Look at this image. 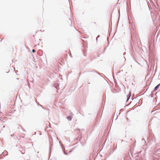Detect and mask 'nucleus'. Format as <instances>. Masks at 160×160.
Listing matches in <instances>:
<instances>
[{
  "label": "nucleus",
  "mask_w": 160,
  "mask_h": 160,
  "mask_svg": "<svg viewBox=\"0 0 160 160\" xmlns=\"http://www.w3.org/2000/svg\"><path fill=\"white\" fill-rule=\"evenodd\" d=\"M72 117L71 116H69L68 117H67V119L69 121H71L72 119Z\"/></svg>",
  "instance_id": "1"
},
{
  "label": "nucleus",
  "mask_w": 160,
  "mask_h": 160,
  "mask_svg": "<svg viewBox=\"0 0 160 160\" xmlns=\"http://www.w3.org/2000/svg\"><path fill=\"white\" fill-rule=\"evenodd\" d=\"M160 86V84H159L157 86H156L154 90H155V91L157 90L158 89V88Z\"/></svg>",
  "instance_id": "2"
},
{
  "label": "nucleus",
  "mask_w": 160,
  "mask_h": 160,
  "mask_svg": "<svg viewBox=\"0 0 160 160\" xmlns=\"http://www.w3.org/2000/svg\"><path fill=\"white\" fill-rule=\"evenodd\" d=\"M116 148H117V147H116V148H115V149H113V152H112V153H113V152L114 151V150H116Z\"/></svg>",
  "instance_id": "3"
},
{
  "label": "nucleus",
  "mask_w": 160,
  "mask_h": 160,
  "mask_svg": "<svg viewBox=\"0 0 160 160\" xmlns=\"http://www.w3.org/2000/svg\"><path fill=\"white\" fill-rule=\"evenodd\" d=\"M32 52H35V50H34V49H33V50H32Z\"/></svg>",
  "instance_id": "4"
},
{
  "label": "nucleus",
  "mask_w": 160,
  "mask_h": 160,
  "mask_svg": "<svg viewBox=\"0 0 160 160\" xmlns=\"http://www.w3.org/2000/svg\"><path fill=\"white\" fill-rule=\"evenodd\" d=\"M132 102V101H130V103L129 104H128L127 105V106H128L129 104H131Z\"/></svg>",
  "instance_id": "5"
},
{
  "label": "nucleus",
  "mask_w": 160,
  "mask_h": 160,
  "mask_svg": "<svg viewBox=\"0 0 160 160\" xmlns=\"http://www.w3.org/2000/svg\"><path fill=\"white\" fill-rule=\"evenodd\" d=\"M64 154H65V155H67V153H66V152H64Z\"/></svg>",
  "instance_id": "6"
},
{
  "label": "nucleus",
  "mask_w": 160,
  "mask_h": 160,
  "mask_svg": "<svg viewBox=\"0 0 160 160\" xmlns=\"http://www.w3.org/2000/svg\"><path fill=\"white\" fill-rule=\"evenodd\" d=\"M140 101V100H139V101H138V102L139 103H140V102H139Z\"/></svg>",
  "instance_id": "7"
},
{
  "label": "nucleus",
  "mask_w": 160,
  "mask_h": 160,
  "mask_svg": "<svg viewBox=\"0 0 160 160\" xmlns=\"http://www.w3.org/2000/svg\"><path fill=\"white\" fill-rule=\"evenodd\" d=\"M36 101H36V100H35V102L36 103H37V102H36Z\"/></svg>",
  "instance_id": "8"
},
{
  "label": "nucleus",
  "mask_w": 160,
  "mask_h": 160,
  "mask_svg": "<svg viewBox=\"0 0 160 160\" xmlns=\"http://www.w3.org/2000/svg\"><path fill=\"white\" fill-rule=\"evenodd\" d=\"M129 99V98H127V100H128Z\"/></svg>",
  "instance_id": "9"
},
{
  "label": "nucleus",
  "mask_w": 160,
  "mask_h": 160,
  "mask_svg": "<svg viewBox=\"0 0 160 160\" xmlns=\"http://www.w3.org/2000/svg\"><path fill=\"white\" fill-rule=\"evenodd\" d=\"M13 135V134L12 135H11V136H12V137Z\"/></svg>",
  "instance_id": "10"
},
{
  "label": "nucleus",
  "mask_w": 160,
  "mask_h": 160,
  "mask_svg": "<svg viewBox=\"0 0 160 160\" xmlns=\"http://www.w3.org/2000/svg\"><path fill=\"white\" fill-rule=\"evenodd\" d=\"M128 101L127 100V101H126V102H128Z\"/></svg>",
  "instance_id": "11"
},
{
  "label": "nucleus",
  "mask_w": 160,
  "mask_h": 160,
  "mask_svg": "<svg viewBox=\"0 0 160 160\" xmlns=\"http://www.w3.org/2000/svg\"><path fill=\"white\" fill-rule=\"evenodd\" d=\"M129 97H130V95H129Z\"/></svg>",
  "instance_id": "12"
},
{
  "label": "nucleus",
  "mask_w": 160,
  "mask_h": 160,
  "mask_svg": "<svg viewBox=\"0 0 160 160\" xmlns=\"http://www.w3.org/2000/svg\"><path fill=\"white\" fill-rule=\"evenodd\" d=\"M71 152V151H69V152Z\"/></svg>",
  "instance_id": "13"
},
{
  "label": "nucleus",
  "mask_w": 160,
  "mask_h": 160,
  "mask_svg": "<svg viewBox=\"0 0 160 160\" xmlns=\"http://www.w3.org/2000/svg\"><path fill=\"white\" fill-rule=\"evenodd\" d=\"M140 101L141 102H142V100H141Z\"/></svg>",
  "instance_id": "14"
}]
</instances>
